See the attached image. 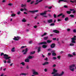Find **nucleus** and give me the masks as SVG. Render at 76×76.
I'll list each match as a JSON object with an SVG mask.
<instances>
[{"instance_id": "obj_1", "label": "nucleus", "mask_w": 76, "mask_h": 76, "mask_svg": "<svg viewBox=\"0 0 76 76\" xmlns=\"http://www.w3.org/2000/svg\"><path fill=\"white\" fill-rule=\"evenodd\" d=\"M3 55L4 56V57H3V58H5V60H7V59H9V58H11V57H9V55L7 54H4L3 53H1V56H2Z\"/></svg>"}, {"instance_id": "obj_2", "label": "nucleus", "mask_w": 76, "mask_h": 76, "mask_svg": "<svg viewBox=\"0 0 76 76\" xmlns=\"http://www.w3.org/2000/svg\"><path fill=\"white\" fill-rule=\"evenodd\" d=\"M71 39H72V40L71 41V42H72V43H74V44L76 43L75 41L76 39V36H74V37L71 38Z\"/></svg>"}, {"instance_id": "obj_3", "label": "nucleus", "mask_w": 76, "mask_h": 76, "mask_svg": "<svg viewBox=\"0 0 76 76\" xmlns=\"http://www.w3.org/2000/svg\"><path fill=\"white\" fill-rule=\"evenodd\" d=\"M32 72L33 75H39L38 72H35V70L34 69L32 70Z\"/></svg>"}, {"instance_id": "obj_4", "label": "nucleus", "mask_w": 76, "mask_h": 76, "mask_svg": "<svg viewBox=\"0 0 76 76\" xmlns=\"http://www.w3.org/2000/svg\"><path fill=\"white\" fill-rule=\"evenodd\" d=\"M47 11L45 10L44 11V12H43L40 13V15L41 16H43V15H45L47 14Z\"/></svg>"}, {"instance_id": "obj_5", "label": "nucleus", "mask_w": 76, "mask_h": 76, "mask_svg": "<svg viewBox=\"0 0 76 76\" xmlns=\"http://www.w3.org/2000/svg\"><path fill=\"white\" fill-rule=\"evenodd\" d=\"M41 47H40V46H39L38 47H36L35 48V49H37V48H38L37 53H39V52H40V51H41Z\"/></svg>"}, {"instance_id": "obj_6", "label": "nucleus", "mask_w": 76, "mask_h": 76, "mask_svg": "<svg viewBox=\"0 0 76 76\" xmlns=\"http://www.w3.org/2000/svg\"><path fill=\"white\" fill-rule=\"evenodd\" d=\"M20 37H16L15 36L14 38L13 39L15 41H18V40H19V39H20Z\"/></svg>"}, {"instance_id": "obj_7", "label": "nucleus", "mask_w": 76, "mask_h": 76, "mask_svg": "<svg viewBox=\"0 0 76 76\" xmlns=\"http://www.w3.org/2000/svg\"><path fill=\"white\" fill-rule=\"evenodd\" d=\"M42 44H47V42L44 41L41 42L39 43L38 44V45H42Z\"/></svg>"}, {"instance_id": "obj_8", "label": "nucleus", "mask_w": 76, "mask_h": 76, "mask_svg": "<svg viewBox=\"0 0 76 76\" xmlns=\"http://www.w3.org/2000/svg\"><path fill=\"white\" fill-rule=\"evenodd\" d=\"M56 47V44L55 43H52L51 45H50V47L52 48H53L54 47Z\"/></svg>"}, {"instance_id": "obj_9", "label": "nucleus", "mask_w": 76, "mask_h": 76, "mask_svg": "<svg viewBox=\"0 0 76 76\" xmlns=\"http://www.w3.org/2000/svg\"><path fill=\"white\" fill-rule=\"evenodd\" d=\"M53 72H52L51 73L52 75H54V74H55L56 73V72H57V70H56V69H53Z\"/></svg>"}, {"instance_id": "obj_10", "label": "nucleus", "mask_w": 76, "mask_h": 76, "mask_svg": "<svg viewBox=\"0 0 76 76\" xmlns=\"http://www.w3.org/2000/svg\"><path fill=\"white\" fill-rule=\"evenodd\" d=\"M53 31L54 33H56V34H59L60 33V31L57 30H53Z\"/></svg>"}, {"instance_id": "obj_11", "label": "nucleus", "mask_w": 76, "mask_h": 76, "mask_svg": "<svg viewBox=\"0 0 76 76\" xmlns=\"http://www.w3.org/2000/svg\"><path fill=\"white\" fill-rule=\"evenodd\" d=\"M59 0V1L58 2L59 3H60L61 1H64V2H66L67 3H69V2H68V1H67V0H65V1H64V0Z\"/></svg>"}, {"instance_id": "obj_12", "label": "nucleus", "mask_w": 76, "mask_h": 76, "mask_svg": "<svg viewBox=\"0 0 76 76\" xmlns=\"http://www.w3.org/2000/svg\"><path fill=\"white\" fill-rule=\"evenodd\" d=\"M29 12H31V13H34L35 12H38V10H35L34 11H29Z\"/></svg>"}, {"instance_id": "obj_13", "label": "nucleus", "mask_w": 76, "mask_h": 76, "mask_svg": "<svg viewBox=\"0 0 76 76\" xmlns=\"http://www.w3.org/2000/svg\"><path fill=\"white\" fill-rule=\"evenodd\" d=\"M49 64V62H45L44 64H42L43 66H45V65H47V64Z\"/></svg>"}, {"instance_id": "obj_14", "label": "nucleus", "mask_w": 76, "mask_h": 76, "mask_svg": "<svg viewBox=\"0 0 76 76\" xmlns=\"http://www.w3.org/2000/svg\"><path fill=\"white\" fill-rule=\"evenodd\" d=\"M70 10L71 11H73L72 12V13H76V10H75V9H70Z\"/></svg>"}, {"instance_id": "obj_15", "label": "nucleus", "mask_w": 76, "mask_h": 76, "mask_svg": "<svg viewBox=\"0 0 76 76\" xmlns=\"http://www.w3.org/2000/svg\"><path fill=\"white\" fill-rule=\"evenodd\" d=\"M48 23H53V19H50L49 20H48Z\"/></svg>"}, {"instance_id": "obj_16", "label": "nucleus", "mask_w": 76, "mask_h": 76, "mask_svg": "<svg viewBox=\"0 0 76 76\" xmlns=\"http://www.w3.org/2000/svg\"><path fill=\"white\" fill-rule=\"evenodd\" d=\"M25 62H26V63H29V59L28 58L25 59Z\"/></svg>"}, {"instance_id": "obj_17", "label": "nucleus", "mask_w": 76, "mask_h": 76, "mask_svg": "<svg viewBox=\"0 0 76 76\" xmlns=\"http://www.w3.org/2000/svg\"><path fill=\"white\" fill-rule=\"evenodd\" d=\"M34 56H29L28 58L29 59H32V58H34Z\"/></svg>"}, {"instance_id": "obj_18", "label": "nucleus", "mask_w": 76, "mask_h": 76, "mask_svg": "<svg viewBox=\"0 0 76 76\" xmlns=\"http://www.w3.org/2000/svg\"><path fill=\"white\" fill-rule=\"evenodd\" d=\"M35 51L31 52L30 53V55H32V54H35Z\"/></svg>"}, {"instance_id": "obj_19", "label": "nucleus", "mask_w": 76, "mask_h": 76, "mask_svg": "<svg viewBox=\"0 0 76 76\" xmlns=\"http://www.w3.org/2000/svg\"><path fill=\"white\" fill-rule=\"evenodd\" d=\"M22 75L23 76H26V74L25 73H22L20 74V75L21 76Z\"/></svg>"}, {"instance_id": "obj_20", "label": "nucleus", "mask_w": 76, "mask_h": 76, "mask_svg": "<svg viewBox=\"0 0 76 76\" xmlns=\"http://www.w3.org/2000/svg\"><path fill=\"white\" fill-rule=\"evenodd\" d=\"M75 67V64H72L69 66L70 68H73Z\"/></svg>"}, {"instance_id": "obj_21", "label": "nucleus", "mask_w": 76, "mask_h": 76, "mask_svg": "<svg viewBox=\"0 0 76 76\" xmlns=\"http://www.w3.org/2000/svg\"><path fill=\"white\" fill-rule=\"evenodd\" d=\"M68 57H73V55L70 54H68Z\"/></svg>"}, {"instance_id": "obj_22", "label": "nucleus", "mask_w": 76, "mask_h": 76, "mask_svg": "<svg viewBox=\"0 0 76 76\" xmlns=\"http://www.w3.org/2000/svg\"><path fill=\"white\" fill-rule=\"evenodd\" d=\"M47 45H44L42 46V48H47Z\"/></svg>"}, {"instance_id": "obj_23", "label": "nucleus", "mask_w": 76, "mask_h": 76, "mask_svg": "<svg viewBox=\"0 0 76 76\" xmlns=\"http://www.w3.org/2000/svg\"><path fill=\"white\" fill-rule=\"evenodd\" d=\"M26 5L25 4H22L21 6V7H26Z\"/></svg>"}, {"instance_id": "obj_24", "label": "nucleus", "mask_w": 76, "mask_h": 76, "mask_svg": "<svg viewBox=\"0 0 76 76\" xmlns=\"http://www.w3.org/2000/svg\"><path fill=\"white\" fill-rule=\"evenodd\" d=\"M48 38V37L47 36V37H45L44 38V40H47V39Z\"/></svg>"}, {"instance_id": "obj_25", "label": "nucleus", "mask_w": 76, "mask_h": 76, "mask_svg": "<svg viewBox=\"0 0 76 76\" xmlns=\"http://www.w3.org/2000/svg\"><path fill=\"white\" fill-rule=\"evenodd\" d=\"M56 55H57V54H56V53L54 52H53L52 53V56H56Z\"/></svg>"}, {"instance_id": "obj_26", "label": "nucleus", "mask_w": 76, "mask_h": 76, "mask_svg": "<svg viewBox=\"0 0 76 76\" xmlns=\"http://www.w3.org/2000/svg\"><path fill=\"white\" fill-rule=\"evenodd\" d=\"M11 16H12V17H15V16H16V14H14V13L12 14H11Z\"/></svg>"}, {"instance_id": "obj_27", "label": "nucleus", "mask_w": 76, "mask_h": 76, "mask_svg": "<svg viewBox=\"0 0 76 76\" xmlns=\"http://www.w3.org/2000/svg\"><path fill=\"white\" fill-rule=\"evenodd\" d=\"M63 15V13H61L58 15V17H60V16H61Z\"/></svg>"}, {"instance_id": "obj_28", "label": "nucleus", "mask_w": 76, "mask_h": 76, "mask_svg": "<svg viewBox=\"0 0 76 76\" xmlns=\"http://www.w3.org/2000/svg\"><path fill=\"white\" fill-rule=\"evenodd\" d=\"M69 69H70L71 71H72V72H74V71H75V68H73L72 69L71 68H70Z\"/></svg>"}, {"instance_id": "obj_29", "label": "nucleus", "mask_w": 76, "mask_h": 76, "mask_svg": "<svg viewBox=\"0 0 76 76\" xmlns=\"http://www.w3.org/2000/svg\"><path fill=\"white\" fill-rule=\"evenodd\" d=\"M47 33L45 32L44 33V34L43 35H42L41 36V37H44V36H45V35H47Z\"/></svg>"}, {"instance_id": "obj_30", "label": "nucleus", "mask_w": 76, "mask_h": 76, "mask_svg": "<svg viewBox=\"0 0 76 76\" xmlns=\"http://www.w3.org/2000/svg\"><path fill=\"white\" fill-rule=\"evenodd\" d=\"M66 13H67V14H70L71 13V11H66Z\"/></svg>"}, {"instance_id": "obj_31", "label": "nucleus", "mask_w": 76, "mask_h": 76, "mask_svg": "<svg viewBox=\"0 0 76 76\" xmlns=\"http://www.w3.org/2000/svg\"><path fill=\"white\" fill-rule=\"evenodd\" d=\"M52 42V40H47V43H50Z\"/></svg>"}, {"instance_id": "obj_32", "label": "nucleus", "mask_w": 76, "mask_h": 76, "mask_svg": "<svg viewBox=\"0 0 76 76\" xmlns=\"http://www.w3.org/2000/svg\"><path fill=\"white\" fill-rule=\"evenodd\" d=\"M15 48H13L12 50L11 51L12 52H15Z\"/></svg>"}, {"instance_id": "obj_33", "label": "nucleus", "mask_w": 76, "mask_h": 76, "mask_svg": "<svg viewBox=\"0 0 76 76\" xmlns=\"http://www.w3.org/2000/svg\"><path fill=\"white\" fill-rule=\"evenodd\" d=\"M64 72L63 71H62L61 73L59 74V76H62V75H63L64 74Z\"/></svg>"}, {"instance_id": "obj_34", "label": "nucleus", "mask_w": 76, "mask_h": 76, "mask_svg": "<svg viewBox=\"0 0 76 76\" xmlns=\"http://www.w3.org/2000/svg\"><path fill=\"white\" fill-rule=\"evenodd\" d=\"M69 20V18L66 17V18H65V20L66 21H67V20Z\"/></svg>"}, {"instance_id": "obj_35", "label": "nucleus", "mask_w": 76, "mask_h": 76, "mask_svg": "<svg viewBox=\"0 0 76 76\" xmlns=\"http://www.w3.org/2000/svg\"><path fill=\"white\" fill-rule=\"evenodd\" d=\"M70 2H71V3H76V1H75V0H74V1H73L72 0H70Z\"/></svg>"}, {"instance_id": "obj_36", "label": "nucleus", "mask_w": 76, "mask_h": 76, "mask_svg": "<svg viewBox=\"0 0 76 76\" xmlns=\"http://www.w3.org/2000/svg\"><path fill=\"white\" fill-rule=\"evenodd\" d=\"M55 25V23H52L50 24V26H54Z\"/></svg>"}, {"instance_id": "obj_37", "label": "nucleus", "mask_w": 76, "mask_h": 76, "mask_svg": "<svg viewBox=\"0 0 76 76\" xmlns=\"http://www.w3.org/2000/svg\"><path fill=\"white\" fill-rule=\"evenodd\" d=\"M22 21L23 22H26V20L25 19V18H24L23 20H22Z\"/></svg>"}, {"instance_id": "obj_38", "label": "nucleus", "mask_w": 76, "mask_h": 76, "mask_svg": "<svg viewBox=\"0 0 76 76\" xmlns=\"http://www.w3.org/2000/svg\"><path fill=\"white\" fill-rule=\"evenodd\" d=\"M70 16L71 18H75V16H74V15H70Z\"/></svg>"}, {"instance_id": "obj_39", "label": "nucleus", "mask_w": 76, "mask_h": 76, "mask_svg": "<svg viewBox=\"0 0 76 76\" xmlns=\"http://www.w3.org/2000/svg\"><path fill=\"white\" fill-rule=\"evenodd\" d=\"M20 64H22L23 66H25V63L23 62H22Z\"/></svg>"}, {"instance_id": "obj_40", "label": "nucleus", "mask_w": 76, "mask_h": 76, "mask_svg": "<svg viewBox=\"0 0 76 76\" xmlns=\"http://www.w3.org/2000/svg\"><path fill=\"white\" fill-rule=\"evenodd\" d=\"M53 60H56V59H57V58H56V57L55 56H54L53 57Z\"/></svg>"}, {"instance_id": "obj_41", "label": "nucleus", "mask_w": 76, "mask_h": 76, "mask_svg": "<svg viewBox=\"0 0 76 76\" xmlns=\"http://www.w3.org/2000/svg\"><path fill=\"white\" fill-rule=\"evenodd\" d=\"M69 45L70 46H73V45H74V44H73V43H70Z\"/></svg>"}, {"instance_id": "obj_42", "label": "nucleus", "mask_w": 76, "mask_h": 76, "mask_svg": "<svg viewBox=\"0 0 76 76\" xmlns=\"http://www.w3.org/2000/svg\"><path fill=\"white\" fill-rule=\"evenodd\" d=\"M53 16H54V18H57V16L55 14H54L53 15Z\"/></svg>"}, {"instance_id": "obj_43", "label": "nucleus", "mask_w": 76, "mask_h": 76, "mask_svg": "<svg viewBox=\"0 0 76 76\" xmlns=\"http://www.w3.org/2000/svg\"><path fill=\"white\" fill-rule=\"evenodd\" d=\"M72 54L74 56H76V53H75V52H73Z\"/></svg>"}, {"instance_id": "obj_44", "label": "nucleus", "mask_w": 76, "mask_h": 76, "mask_svg": "<svg viewBox=\"0 0 76 76\" xmlns=\"http://www.w3.org/2000/svg\"><path fill=\"white\" fill-rule=\"evenodd\" d=\"M64 7L65 8H68V7L67 5H64Z\"/></svg>"}, {"instance_id": "obj_45", "label": "nucleus", "mask_w": 76, "mask_h": 76, "mask_svg": "<svg viewBox=\"0 0 76 76\" xmlns=\"http://www.w3.org/2000/svg\"><path fill=\"white\" fill-rule=\"evenodd\" d=\"M25 47H26V46H22V47H21V49H22V48H25Z\"/></svg>"}, {"instance_id": "obj_46", "label": "nucleus", "mask_w": 76, "mask_h": 76, "mask_svg": "<svg viewBox=\"0 0 76 76\" xmlns=\"http://www.w3.org/2000/svg\"><path fill=\"white\" fill-rule=\"evenodd\" d=\"M73 32L74 33H76V29H74L73 31Z\"/></svg>"}, {"instance_id": "obj_47", "label": "nucleus", "mask_w": 76, "mask_h": 76, "mask_svg": "<svg viewBox=\"0 0 76 76\" xmlns=\"http://www.w3.org/2000/svg\"><path fill=\"white\" fill-rule=\"evenodd\" d=\"M34 3V1H31V2L30 3V4H33Z\"/></svg>"}, {"instance_id": "obj_48", "label": "nucleus", "mask_w": 76, "mask_h": 76, "mask_svg": "<svg viewBox=\"0 0 76 76\" xmlns=\"http://www.w3.org/2000/svg\"><path fill=\"white\" fill-rule=\"evenodd\" d=\"M31 1V0H27V3H29V2Z\"/></svg>"}, {"instance_id": "obj_49", "label": "nucleus", "mask_w": 76, "mask_h": 76, "mask_svg": "<svg viewBox=\"0 0 76 76\" xmlns=\"http://www.w3.org/2000/svg\"><path fill=\"white\" fill-rule=\"evenodd\" d=\"M60 57H61V56H58L57 57V58L58 59H60Z\"/></svg>"}, {"instance_id": "obj_50", "label": "nucleus", "mask_w": 76, "mask_h": 76, "mask_svg": "<svg viewBox=\"0 0 76 76\" xmlns=\"http://www.w3.org/2000/svg\"><path fill=\"white\" fill-rule=\"evenodd\" d=\"M52 7H53L51 6H50L49 7H48V8L49 9H51L52 8Z\"/></svg>"}, {"instance_id": "obj_51", "label": "nucleus", "mask_w": 76, "mask_h": 76, "mask_svg": "<svg viewBox=\"0 0 76 76\" xmlns=\"http://www.w3.org/2000/svg\"><path fill=\"white\" fill-rule=\"evenodd\" d=\"M48 16L49 17H50V18H51V15L50 14H48Z\"/></svg>"}, {"instance_id": "obj_52", "label": "nucleus", "mask_w": 76, "mask_h": 76, "mask_svg": "<svg viewBox=\"0 0 76 76\" xmlns=\"http://www.w3.org/2000/svg\"><path fill=\"white\" fill-rule=\"evenodd\" d=\"M62 15V18H64V17H65V15Z\"/></svg>"}, {"instance_id": "obj_53", "label": "nucleus", "mask_w": 76, "mask_h": 76, "mask_svg": "<svg viewBox=\"0 0 76 76\" xmlns=\"http://www.w3.org/2000/svg\"><path fill=\"white\" fill-rule=\"evenodd\" d=\"M37 2V3H35V4H35V5H36L37 4H38V3H39V2H38V1L37 2Z\"/></svg>"}, {"instance_id": "obj_54", "label": "nucleus", "mask_w": 76, "mask_h": 76, "mask_svg": "<svg viewBox=\"0 0 76 76\" xmlns=\"http://www.w3.org/2000/svg\"><path fill=\"white\" fill-rule=\"evenodd\" d=\"M9 6H12V3H9L8 4Z\"/></svg>"}, {"instance_id": "obj_55", "label": "nucleus", "mask_w": 76, "mask_h": 76, "mask_svg": "<svg viewBox=\"0 0 76 76\" xmlns=\"http://www.w3.org/2000/svg\"><path fill=\"white\" fill-rule=\"evenodd\" d=\"M53 40H54V41L56 40L57 39V38H53Z\"/></svg>"}, {"instance_id": "obj_56", "label": "nucleus", "mask_w": 76, "mask_h": 76, "mask_svg": "<svg viewBox=\"0 0 76 76\" xmlns=\"http://www.w3.org/2000/svg\"><path fill=\"white\" fill-rule=\"evenodd\" d=\"M24 10L23 9V8H21L20 9V11H21V12H22V11H23Z\"/></svg>"}, {"instance_id": "obj_57", "label": "nucleus", "mask_w": 76, "mask_h": 76, "mask_svg": "<svg viewBox=\"0 0 76 76\" xmlns=\"http://www.w3.org/2000/svg\"><path fill=\"white\" fill-rule=\"evenodd\" d=\"M67 31H68L69 32V31H70V28H68L67 29Z\"/></svg>"}, {"instance_id": "obj_58", "label": "nucleus", "mask_w": 76, "mask_h": 76, "mask_svg": "<svg viewBox=\"0 0 76 76\" xmlns=\"http://www.w3.org/2000/svg\"><path fill=\"white\" fill-rule=\"evenodd\" d=\"M61 19H58V20H57V21L58 22H60V21H61Z\"/></svg>"}, {"instance_id": "obj_59", "label": "nucleus", "mask_w": 76, "mask_h": 76, "mask_svg": "<svg viewBox=\"0 0 76 76\" xmlns=\"http://www.w3.org/2000/svg\"><path fill=\"white\" fill-rule=\"evenodd\" d=\"M44 71L45 72H47V69H45Z\"/></svg>"}, {"instance_id": "obj_60", "label": "nucleus", "mask_w": 76, "mask_h": 76, "mask_svg": "<svg viewBox=\"0 0 76 76\" xmlns=\"http://www.w3.org/2000/svg\"><path fill=\"white\" fill-rule=\"evenodd\" d=\"M18 15H20V11L18 12L17 13Z\"/></svg>"}, {"instance_id": "obj_61", "label": "nucleus", "mask_w": 76, "mask_h": 76, "mask_svg": "<svg viewBox=\"0 0 76 76\" xmlns=\"http://www.w3.org/2000/svg\"><path fill=\"white\" fill-rule=\"evenodd\" d=\"M28 48H26V50H25V51L26 52H27L28 51Z\"/></svg>"}, {"instance_id": "obj_62", "label": "nucleus", "mask_w": 76, "mask_h": 76, "mask_svg": "<svg viewBox=\"0 0 76 76\" xmlns=\"http://www.w3.org/2000/svg\"><path fill=\"white\" fill-rule=\"evenodd\" d=\"M45 60L47 61V60H48V58H46L45 59Z\"/></svg>"}, {"instance_id": "obj_63", "label": "nucleus", "mask_w": 76, "mask_h": 76, "mask_svg": "<svg viewBox=\"0 0 76 76\" xmlns=\"http://www.w3.org/2000/svg\"><path fill=\"white\" fill-rule=\"evenodd\" d=\"M4 61V63H5V64L6 63V61L4 60V61Z\"/></svg>"}, {"instance_id": "obj_64", "label": "nucleus", "mask_w": 76, "mask_h": 76, "mask_svg": "<svg viewBox=\"0 0 76 76\" xmlns=\"http://www.w3.org/2000/svg\"><path fill=\"white\" fill-rule=\"evenodd\" d=\"M48 56H50L51 55V53H48Z\"/></svg>"}]
</instances>
